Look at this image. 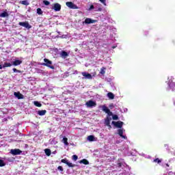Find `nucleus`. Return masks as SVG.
Wrapping results in <instances>:
<instances>
[{
  "label": "nucleus",
  "mask_w": 175,
  "mask_h": 175,
  "mask_svg": "<svg viewBox=\"0 0 175 175\" xmlns=\"http://www.w3.org/2000/svg\"><path fill=\"white\" fill-rule=\"evenodd\" d=\"M3 68V66H2V65L0 64V69H2Z\"/></svg>",
  "instance_id": "obj_39"
},
{
  "label": "nucleus",
  "mask_w": 175,
  "mask_h": 175,
  "mask_svg": "<svg viewBox=\"0 0 175 175\" xmlns=\"http://www.w3.org/2000/svg\"><path fill=\"white\" fill-rule=\"evenodd\" d=\"M66 6L70 8V9H77V6L75 5L72 1H68L66 3Z\"/></svg>",
  "instance_id": "obj_8"
},
{
  "label": "nucleus",
  "mask_w": 175,
  "mask_h": 175,
  "mask_svg": "<svg viewBox=\"0 0 175 175\" xmlns=\"http://www.w3.org/2000/svg\"><path fill=\"white\" fill-rule=\"evenodd\" d=\"M153 162H154L155 163H161V162H162V159H159V158H157L153 160Z\"/></svg>",
  "instance_id": "obj_29"
},
{
  "label": "nucleus",
  "mask_w": 175,
  "mask_h": 175,
  "mask_svg": "<svg viewBox=\"0 0 175 175\" xmlns=\"http://www.w3.org/2000/svg\"><path fill=\"white\" fill-rule=\"evenodd\" d=\"M0 17L5 18V17H9V14L7 12H2L0 14Z\"/></svg>",
  "instance_id": "obj_19"
},
{
  "label": "nucleus",
  "mask_w": 175,
  "mask_h": 175,
  "mask_svg": "<svg viewBox=\"0 0 175 175\" xmlns=\"http://www.w3.org/2000/svg\"><path fill=\"white\" fill-rule=\"evenodd\" d=\"M98 1H100V2H101V3H103V5L106 6V0H98Z\"/></svg>",
  "instance_id": "obj_35"
},
{
  "label": "nucleus",
  "mask_w": 175,
  "mask_h": 175,
  "mask_svg": "<svg viewBox=\"0 0 175 175\" xmlns=\"http://www.w3.org/2000/svg\"><path fill=\"white\" fill-rule=\"evenodd\" d=\"M18 25L24 27L25 28H27V29H31V28H32V26H31L28 22H19Z\"/></svg>",
  "instance_id": "obj_5"
},
{
  "label": "nucleus",
  "mask_w": 175,
  "mask_h": 175,
  "mask_svg": "<svg viewBox=\"0 0 175 175\" xmlns=\"http://www.w3.org/2000/svg\"><path fill=\"white\" fill-rule=\"evenodd\" d=\"M20 3H21V5H25V6H28V5H29V2H28L27 0L21 1Z\"/></svg>",
  "instance_id": "obj_24"
},
{
  "label": "nucleus",
  "mask_w": 175,
  "mask_h": 175,
  "mask_svg": "<svg viewBox=\"0 0 175 175\" xmlns=\"http://www.w3.org/2000/svg\"><path fill=\"white\" fill-rule=\"evenodd\" d=\"M96 22V20L91 19L90 18H87L85 19V24H94Z\"/></svg>",
  "instance_id": "obj_12"
},
{
  "label": "nucleus",
  "mask_w": 175,
  "mask_h": 175,
  "mask_svg": "<svg viewBox=\"0 0 175 175\" xmlns=\"http://www.w3.org/2000/svg\"><path fill=\"white\" fill-rule=\"evenodd\" d=\"M116 143H117V144H118V143H120V142H118V141H116Z\"/></svg>",
  "instance_id": "obj_42"
},
{
  "label": "nucleus",
  "mask_w": 175,
  "mask_h": 175,
  "mask_svg": "<svg viewBox=\"0 0 175 175\" xmlns=\"http://www.w3.org/2000/svg\"><path fill=\"white\" fill-rule=\"evenodd\" d=\"M107 96L109 99H114V94H113L112 92H109L107 94Z\"/></svg>",
  "instance_id": "obj_25"
},
{
  "label": "nucleus",
  "mask_w": 175,
  "mask_h": 175,
  "mask_svg": "<svg viewBox=\"0 0 175 175\" xmlns=\"http://www.w3.org/2000/svg\"><path fill=\"white\" fill-rule=\"evenodd\" d=\"M101 107L103 111L107 114L106 118L105 119V124L106 125V126H108L109 129H111V125L110 124V122L111 121V117L112 116V119L117 121L118 120H119L118 116L113 115V112H111L109 107H107L106 105H103Z\"/></svg>",
  "instance_id": "obj_1"
},
{
  "label": "nucleus",
  "mask_w": 175,
  "mask_h": 175,
  "mask_svg": "<svg viewBox=\"0 0 175 175\" xmlns=\"http://www.w3.org/2000/svg\"><path fill=\"white\" fill-rule=\"evenodd\" d=\"M165 165L167 166V167H169V165L167 163H166Z\"/></svg>",
  "instance_id": "obj_41"
},
{
  "label": "nucleus",
  "mask_w": 175,
  "mask_h": 175,
  "mask_svg": "<svg viewBox=\"0 0 175 175\" xmlns=\"http://www.w3.org/2000/svg\"><path fill=\"white\" fill-rule=\"evenodd\" d=\"M57 170H60V172H64V168L62 167V166L59 165L57 167Z\"/></svg>",
  "instance_id": "obj_34"
},
{
  "label": "nucleus",
  "mask_w": 175,
  "mask_h": 175,
  "mask_svg": "<svg viewBox=\"0 0 175 175\" xmlns=\"http://www.w3.org/2000/svg\"><path fill=\"white\" fill-rule=\"evenodd\" d=\"M118 165H119L120 167H121V163H119Z\"/></svg>",
  "instance_id": "obj_40"
},
{
  "label": "nucleus",
  "mask_w": 175,
  "mask_h": 175,
  "mask_svg": "<svg viewBox=\"0 0 175 175\" xmlns=\"http://www.w3.org/2000/svg\"><path fill=\"white\" fill-rule=\"evenodd\" d=\"M34 105L37 107H42V103H39L38 101H34Z\"/></svg>",
  "instance_id": "obj_28"
},
{
  "label": "nucleus",
  "mask_w": 175,
  "mask_h": 175,
  "mask_svg": "<svg viewBox=\"0 0 175 175\" xmlns=\"http://www.w3.org/2000/svg\"><path fill=\"white\" fill-rule=\"evenodd\" d=\"M63 143L65 144V146H69V142H68V139L66 137H64L62 139Z\"/></svg>",
  "instance_id": "obj_23"
},
{
  "label": "nucleus",
  "mask_w": 175,
  "mask_h": 175,
  "mask_svg": "<svg viewBox=\"0 0 175 175\" xmlns=\"http://www.w3.org/2000/svg\"><path fill=\"white\" fill-rule=\"evenodd\" d=\"M88 140H89V142H95V137L94 135H89Z\"/></svg>",
  "instance_id": "obj_21"
},
{
  "label": "nucleus",
  "mask_w": 175,
  "mask_h": 175,
  "mask_svg": "<svg viewBox=\"0 0 175 175\" xmlns=\"http://www.w3.org/2000/svg\"><path fill=\"white\" fill-rule=\"evenodd\" d=\"M112 125H113L116 128H122V125H124V122H121V121H112L111 122Z\"/></svg>",
  "instance_id": "obj_3"
},
{
  "label": "nucleus",
  "mask_w": 175,
  "mask_h": 175,
  "mask_svg": "<svg viewBox=\"0 0 175 175\" xmlns=\"http://www.w3.org/2000/svg\"><path fill=\"white\" fill-rule=\"evenodd\" d=\"M92 9H95V7L94 6V5H90L89 10H92Z\"/></svg>",
  "instance_id": "obj_36"
},
{
  "label": "nucleus",
  "mask_w": 175,
  "mask_h": 175,
  "mask_svg": "<svg viewBox=\"0 0 175 175\" xmlns=\"http://www.w3.org/2000/svg\"><path fill=\"white\" fill-rule=\"evenodd\" d=\"M10 66H12V64L8 62H5L3 65V68H10Z\"/></svg>",
  "instance_id": "obj_26"
},
{
  "label": "nucleus",
  "mask_w": 175,
  "mask_h": 175,
  "mask_svg": "<svg viewBox=\"0 0 175 175\" xmlns=\"http://www.w3.org/2000/svg\"><path fill=\"white\" fill-rule=\"evenodd\" d=\"M118 135H119V136H120V137L122 139H124L125 140H126V139H128V137H126V135H124V130H122V129L118 130Z\"/></svg>",
  "instance_id": "obj_10"
},
{
  "label": "nucleus",
  "mask_w": 175,
  "mask_h": 175,
  "mask_svg": "<svg viewBox=\"0 0 175 175\" xmlns=\"http://www.w3.org/2000/svg\"><path fill=\"white\" fill-rule=\"evenodd\" d=\"M82 76H83V77H85L86 79H92V75H91V74L85 72H83L81 73Z\"/></svg>",
  "instance_id": "obj_14"
},
{
  "label": "nucleus",
  "mask_w": 175,
  "mask_h": 175,
  "mask_svg": "<svg viewBox=\"0 0 175 175\" xmlns=\"http://www.w3.org/2000/svg\"><path fill=\"white\" fill-rule=\"evenodd\" d=\"M79 163H83V165H90V161H88V160L86 159H83L79 161Z\"/></svg>",
  "instance_id": "obj_16"
},
{
  "label": "nucleus",
  "mask_w": 175,
  "mask_h": 175,
  "mask_svg": "<svg viewBox=\"0 0 175 175\" xmlns=\"http://www.w3.org/2000/svg\"><path fill=\"white\" fill-rule=\"evenodd\" d=\"M43 3L44 5H45L46 6H49V5H50V1H47V0H44L43 1Z\"/></svg>",
  "instance_id": "obj_32"
},
{
  "label": "nucleus",
  "mask_w": 175,
  "mask_h": 175,
  "mask_svg": "<svg viewBox=\"0 0 175 175\" xmlns=\"http://www.w3.org/2000/svg\"><path fill=\"white\" fill-rule=\"evenodd\" d=\"M14 96L18 99H24V95L20 92H14Z\"/></svg>",
  "instance_id": "obj_13"
},
{
  "label": "nucleus",
  "mask_w": 175,
  "mask_h": 175,
  "mask_svg": "<svg viewBox=\"0 0 175 175\" xmlns=\"http://www.w3.org/2000/svg\"><path fill=\"white\" fill-rule=\"evenodd\" d=\"M44 152L47 157H50V155H51V150L49 148H46L44 150Z\"/></svg>",
  "instance_id": "obj_20"
},
{
  "label": "nucleus",
  "mask_w": 175,
  "mask_h": 175,
  "mask_svg": "<svg viewBox=\"0 0 175 175\" xmlns=\"http://www.w3.org/2000/svg\"><path fill=\"white\" fill-rule=\"evenodd\" d=\"M86 106L88 107H94L96 106V103H95L92 100H90L89 101L86 102Z\"/></svg>",
  "instance_id": "obj_9"
},
{
  "label": "nucleus",
  "mask_w": 175,
  "mask_h": 175,
  "mask_svg": "<svg viewBox=\"0 0 175 175\" xmlns=\"http://www.w3.org/2000/svg\"><path fill=\"white\" fill-rule=\"evenodd\" d=\"M61 162L62 163H66V165H67L68 167H75V166H76V165L69 162L66 159H62Z\"/></svg>",
  "instance_id": "obj_6"
},
{
  "label": "nucleus",
  "mask_w": 175,
  "mask_h": 175,
  "mask_svg": "<svg viewBox=\"0 0 175 175\" xmlns=\"http://www.w3.org/2000/svg\"><path fill=\"white\" fill-rule=\"evenodd\" d=\"M113 107H114V104H113V103H112V104H110V105H109V108H110V109H113Z\"/></svg>",
  "instance_id": "obj_37"
},
{
  "label": "nucleus",
  "mask_w": 175,
  "mask_h": 175,
  "mask_svg": "<svg viewBox=\"0 0 175 175\" xmlns=\"http://www.w3.org/2000/svg\"><path fill=\"white\" fill-rule=\"evenodd\" d=\"M37 14H39V15L43 14V11H42L41 8H38L37 9Z\"/></svg>",
  "instance_id": "obj_30"
},
{
  "label": "nucleus",
  "mask_w": 175,
  "mask_h": 175,
  "mask_svg": "<svg viewBox=\"0 0 175 175\" xmlns=\"http://www.w3.org/2000/svg\"><path fill=\"white\" fill-rule=\"evenodd\" d=\"M3 166H6V163L0 157V167H3Z\"/></svg>",
  "instance_id": "obj_22"
},
{
  "label": "nucleus",
  "mask_w": 175,
  "mask_h": 175,
  "mask_svg": "<svg viewBox=\"0 0 175 175\" xmlns=\"http://www.w3.org/2000/svg\"><path fill=\"white\" fill-rule=\"evenodd\" d=\"M12 70L14 73H21V71L19 70H17L16 68H13Z\"/></svg>",
  "instance_id": "obj_33"
},
{
  "label": "nucleus",
  "mask_w": 175,
  "mask_h": 175,
  "mask_svg": "<svg viewBox=\"0 0 175 175\" xmlns=\"http://www.w3.org/2000/svg\"><path fill=\"white\" fill-rule=\"evenodd\" d=\"M61 55V57L62 58H66V57H68V55H69L68 54V53L66 51H62L61 52V55Z\"/></svg>",
  "instance_id": "obj_18"
},
{
  "label": "nucleus",
  "mask_w": 175,
  "mask_h": 175,
  "mask_svg": "<svg viewBox=\"0 0 175 175\" xmlns=\"http://www.w3.org/2000/svg\"><path fill=\"white\" fill-rule=\"evenodd\" d=\"M106 69V68L105 67H102L100 68V75H105V73H106V71L105 70Z\"/></svg>",
  "instance_id": "obj_27"
},
{
  "label": "nucleus",
  "mask_w": 175,
  "mask_h": 175,
  "mask_svg": "<svg viewBox=\"0 0 175 175\" xmlns=\"http://www.w3.org/2000/svg\"><path fill=\"white\" fill-rule=\"evenodd\" d=\"M46 113H47V111H46V109L40 110L38 111V116H46Z\"/></svg>",
  "instance_id": "obj_17"
},
{
  "label": "nucleus",
  "mask_w": 175,
  "mask_h": 175,
  "mask_svg": "<svg viewBox=\"0 0 175 175\" xmlns=\"http://www.w3.org/2000/svg\"><path fill=\"white\" fill-rule=\"evenodd\" d=\"M168 90H171L172 92H175V83L173 81L168 82Z\"/></svg>",
  "instance_id": "obj_7"
},
{
  "label": "nucleus",
  "mask_w": 175,
  "mask_h": 175,
  "mask_svg": "<svg viewBox=\"0 0 175 175\" xmlns=\"http://www.w3.org/2000/svg\"><path fill=\"white\" fill-rule=\"evenodd\" d=\"M72 161H77V159H79V157L76 154H74L72 157Z\"/></svg>",
  "instance_id": "obj_31"
},
{
  "label": "nucleus",
  "mask_w": 175,
  "mask_h": 175,
  "mask_svg": "<svg viewBox=\"0 0 175 175\" xmlns=\"http://www.w3.org/2000/svg\"><path fill=\"white\" fill-rule=\"evenodd\" d=\"M44 63H42L41 65L42 66H46L47 68H49L50 69H55V67H54V66H53V62H51V60H49V59H44Z\"/></svg>",
  "instance_id": "obj_2"
},
{
  "label": "nucleus",
  "mask_w": 175,
  "mask_h": 175,
  "mask_svg": "<svg viewBox=\"0 0 175 175\" xmlns=\"http://www.w3.org/2000/svg\"><path fill=\"white\" fill-rule=\"evenodd\" d=\"M98 12H102V8H98Z\"/></svg>",
  "instance_id": "obj_38"
},
{
  "label": "nucleus",
  "mask_w": 175,
  "mask_h": 175,
  "mask_svg": "<svg viewBox=\"0 0 175 175\" xmlns=\"http://www.w3.org/2000/svg\"><path fill=\"white\" fill-rule=\"evenodd\" d=\"M21 64H23V61L18 59H16L12 62V65H14V66H18V65H21Z\"/></svg>",
  "instance_id": "obj_15"
},
{
  "label": "nucleus",
  "mask_w": 175,
  "mask_h": 175,
  "mask_svg": "<svg viewBox=\"0 0 175 175\" xmlns=\"http://www.w3.org/2000/svg\"><path fill=\"white\" fill-rule=\"evenodd\" d=\"M22 153H23V151L17 148L12 149L10 150V154H12V155H21Z\"/></svg>",
  "instance_id": "obj_4"
},
{
  "label": "nucleus",
  "mask_w": 175,
  "mask_h": 175,
  "mask_svg": "<svg viewBox=\"0 0 175 175\" xmlns=\"http://www.w3.org/2000/svg\"><path fill=\"white\" fill-rule=\"evenodd\" d=\"M53 9L55 12H59L61 10V5L58 3L53 4Z\"/></svg>",
  "instance_id": "obj_11"
}]
</instances>
